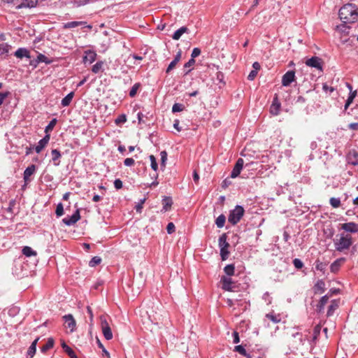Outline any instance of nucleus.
I'll list each match as a JSON object with an SVG mask.
<instances>
[{
  "mask_svg": "<svg viewBox=\"0 0 358 358\" xmlns=\"http://www.w3.org/2000/svg\"><path fill=\"white\" fill-rule=\"evenodd\" d=\"M55 213L57 217H61L64 214V206L62 203L57 204Z\"/></svg>",
  "mask_w": 358,
  "mask_h": 358,
  "instance_id": "nucleus-45",
  "label": "nucleus"
},
{
  "mask_svg": "<svg viewBox=\"0 0 358 358\" xmlns=\"http://www.w3.org/2000/svg\"><path fill=\"white\" fill-rule=\"evenodd\" d=\"M356 94H357V92L355 91V92H351L349 94V96L347 99V102H348V103H352V102L353 101L355 97L356 96Z\"/></svg>",
  "mask_w": 358,
  "mask_h": 358,
  "instance_id": "nucleus-61",
  "label": "nucleus"
},
{
  "mask_svg": "<svg viewBox=\"0 0 358 358\" xmlns=\"http://www.w3.org/2000/svg\"><path fill=\"white\" fill-rule=\"evenodd\" d=\"M38 0H22V3L16 6V9L24 8H35L38 4Z\"/></svg>",
  "mask_w": 358,
  "mask_h": 358,
  "instance_id": "nucleus-10",
  "label": "nucleus"
},
{
  "mask_svg": "<svg viewBox=\"0 0 358 358\" xmlns=\"http://www.w3.org/2000/svg\"><path fill=\"white\" fill-rule=\"evenodd\" d=\"M228 248H220V256L223 261L226 260L229 257V252Z\"/></svg>",
  "mask_w": 358,
  "mask_h": 358,
  "instance_id": "nucleus-41",
  "label": "nucleus"
},
{
  "mask_svg": "<svg viewBox=\"0 0 358 358\" xmlns=\"http://www.w3.org/2000/svg\"><path fill=\"white\" fill-rule=\"evenodd\" d=\"M54 345V340L53 338H48L47 343H45V345H44L42 348H41V351L43 352H45L46 351H48V350H50V348H52Z\"/></svg>",
  "mask_w": 358,
  "mask_h": 358,
  "instance_id": "nucleus-33",
  "label": "nucleus"
},
{
  "mask_svg": "<svg viewBox=\"0 0 358 358\" xmlns=\"http://www.w3.org/2000/svg\"><path fill=\"white\" fill-rule=\"evenodd\" d=\"M173 204L172 199L169 196H164L162 199V205L163 208L162 211L166 212L170 210L171 206Z\"/></svg>",
  "mask_w": 358,
  "mask_h": 358,
  "instance_id": "nucleus-20",
  "label": "nucleus"
},
{
  "mask_svg": "<svg viewBox=\"0 0 358 358\" xmlns=\"http://www.w3.org/2000/svg\"><path fill=\"white\" fill-rule=\"evenodd\" d=\"M334 244L336 250L338 252L348 250L352 244V237L350 235L341 234V238L334 241Z\"/></svg>",
  "mask_w": 358,
  "mask_h": 358,
  "instance_id": "nucleus-2",
  "label": "nucleus"
},
{
  "mask_svg": "<svg viewBox=\"0 0 358 358\" xmlns=\"http://www.w3.org/2000/svg\"><path fill=\"white\" fill-rule=\"evenodd\" d=\"M74 96L73 92L69 93L64 98L62 99L61 104L62 106H68L71 103Z\"/></svg>",
  "mask_w": 358,
  "mask_h": 358,
  "instance_id": "nucleus-27",
  "label": "nucleus"
},
{
  "mask_svg": "<svg viewBox=\"0 0 358 358\" xmlns=\"http://www.w3.org/2000/svg\"><path fill=\"white\" fill-rule=\"evenodd\" d=\"M38 340H39V338L38 337L31 343V344L29 346V348H28V350L27 352V357L32 358L34 356L36 351V345H37Z\"/></svg>",
  "mask_w": 358,
  "mask_h": 358,
  "instance_id": "nucleus-18",
  "label": "nucleus"
},
{
  "mask_svg": "<svg viewBox=\"0 0 358 358\" xmlns=\"http://www.w3.org/2000/svg\"><path fill=\"white\" fill-rule=\"evenodd\" d=\"M161 156V167L165 168L166 166V162L167 160V153L166 151H162L160 152Z\"/></svg>",
  "mask_w": 358,
  "mask_h": 358,
  "instance_id": "nucleus-43",
  "label": "nucleus"
},
{
  "mask_svg": "<svg viewBox=\"0 0 358 358\" xmlns=\"http://www.w3.org/2000/svg\"><path fill=\"white\" fill-rule=\"evenodd\" d=\"M338 306H339V301H338L336 300H333L331 302V304L328 308V310H327V316L328 317L331 316L334 314L335 310H336L338 308Z\"/></svg>",
  "mask_w": 358,
  "mask_h": 358,
  "instance_id": "nucleus-21",
  "label": "nucleus"
},
{
  "mask_svg": "<svg viewBox=\"0 0 358 358\" xmlns=\"http://www.w3.org/2000/svg\"><path fill=\"white\" fill-rule=\"evenodd\" d=\"M22 254L25 255L27 257H31V256H36L37 253L35 250H34L31 247L29 246H24L22 248Z\"/></svg>",
  "mask_w": 358,
  "mask_h": 358,
  "instance_id": "nucleus-26",
  "label": "nucleus"
},
{
  "mask_svg": "<svg viewBox=\"0 0 358 358\" xmlns=\"http://www.w3.org/2000/svg\"><path fill=\"white\" fill-rule=\"evenodd\" d=\"M114 187L116 189H120L122 187V182L120 179H115L114 181Z\"/></svg>",
  "mask_w": 358,
  "mask_h": 358,
  "instance_id": "nucleus-60",
  "label": "nucleus"
},
{
  "mask_svg": "<svg viewBox=\"0 0 358 358\" xmlns=\"http://www.w3.org/2000/svg\"><path fill=\"white\" fill-rule=\"evenodd\" d=\"M295 78V73L292 71H289L285 73L282 78V84L283 86H289Z\"/></svg>",
  "mask_w": 358,
  "mask_h": 358,
  "instance_id": "nucleus-9",
  "label": "nucleus"
},
{
  "mask_svg": "<svg viewBox=\"0 0 358 358\" xmlns=\"http://www.w3.org/2000/svg\"><path fill=\"white\" fill-rule=\"evenodd\" d=\"M36 167L34 164L29 166L24 171V180L25 182L29 181V177L32 176L36 171Z\"/></svg>",
  "mask_w": 358,
  "mask_h": 358,
  "instance_id": "nucleus-15",
  "label": "nucleus"
},
{
  "mask_svg": "<svg viewBox=\"0 0 358 358\" xmlns=\"http://www.w3.org/2000/svg\"><path fill=\"white\" fill-rule=\"evenodd\" d=\"M200 54L201 50L198 48H194L192 52L191 57L194 59V58L198 57Z\"/></svg>",
  "mask_w": 358,
  "mask_h": 358,
  "instance_id": "nucleus-59",
  "label": "nucleus"
},
{
  "mask_svg": "<svg viewBox=\"0 0 358 358\" xmlns=\"http://www.w3.org/2000/svg\"><path fill=\"white\" fill-rule=\"evenodd\" d=\"M175 225L173 222H169L166 227L167 233L171 234L175 231Z\"/></svg>",
  "mask_w": 358,
  "mask_h": 358,
  "instance_id": "nucleus-57",
  "label": "nucleus"
},
{
  "mask_svg": "<svg viewBox=\"0 0 358 358\" xmlns=\"http://www.w3.org/2000/svg\"><path fill=\"white\" fill-rule=\"evenodd\" d=\"M184 108H185V106L183 104L179 103H176L173 104V106L172 107V112L173 113L181 112L184 110Z\"/></svg>",
  "mask_w": 358,
  "mask_h": 358,
  "instance_id": "nucleus-39",
  "label": "nucleus"
},
{
  "mask_svg": "<svg viewBox=\"0 0 358 358\" xmlns=\"http://www.w3.org/2000/svg\"><path fill=\"white\" fill-rule=\"evenodd\" d=\"M62 347L63 350L65 351V352L71 357V358H78L76 352L69 347L68 346L64 341L62 343Z\"/></svg>",
  "mask_w": 358,
  "mask_h": 358,
  "instance_id": "nucleus-22",
  "label": "nucleus"
},
{
  "mask_svg": "<svg viewBox=\"0 0 358 358\" xmlns=\"http://www.w3.org/2000/svg\"><path fill=\"white\" fill-rule=\"evenodd\" d=\"M63 319L65 322V327L70 329L71 332L74 331L76 327V322L73 316L71 314L65 315L63 317Z\"/></svg>",
  "mask_w": 358,
  "mask_h": 358,
  "instance_id": "nucleus-7",
  "label": "nucleus"
},
{
  "mask_svg": "<svg viewBox=\"0 0 358 358\" xmlns=\"http://www.w3.org/2000/svg\"><path fill=\"white\" fill-rule=\"evenodd\" d=\"M315 293H323L325 290V283L322 280H319L314 286Z\"/></svg>",
  "mask_w": 358,
  "mask_h": 358,
  "instance_id": "nucleus-23",
  "label": "nucleus"
},
{
  "mask_svg": "<svg viewBox=\"0 0 358 358\" xmlns=\"http://www.w3.org/2000/svg\"><path fill=\"white\" fill-rule=\"evenodd\" d=\"M234 351L238 352L241 355L245 356L247 352L243 345H236L234 347Z\"/></svg>",
  "mask_w": 358,
  "mask_h": 358,
  "instance_id": "nucleus-47",
  "label": "nucleus"
},
{
  "mask_svg": "<svg viewBox=\"0 0 358 358\" xmlns=\"http://www.w3.org/2000/svg\"><path fill=\"white\" fill-rule=\"evenodd\" d=\"M341 228L348 232L356 233L358 232V224L350 222L342 224Z\"/></svg>",
  "mask_w": 358,
  "mask_h": 358,
  "instance_id": "nucleus-12",
  "label": "nucleus"
},
{
  "mask_svg": "<svg viewBox=\"0 0 358 358\" xmlns=\"http://www.w3.org/2000/svg\"><path fill=\"white\" fill-rule=\"evenodd\" d=\"M244 165V160L242 158H239L236 162V164L231 172V178H236L241 173V170L243 169Z\"/></svg>",
  "mask_w": 358,
  "mask_h": 358,
  "instance_id": "nucleus-8",
  "label": "nucleus"
},
{
  "mask_svg": "<svg viewBox=\"0 0 358 358\" xmlns=\"http://www.w3.org/2000/svg\"><path fill=\"white\" fill-rule=\"evenodd\" d=\"M262 299L267 303V305L271 304L272 302V298L270 296V294L268 292L264 294Z\"/></svg>",
  "mask_w": 358,
  "mask_h": 358,
  "instance_id": "nucleus-53",
  "label": "nucleus"
},
{
  "mask_svg": "<svg viewBox=\"0 0 358 358\" xmlns=\"http://www.w3.org/2000/svg\"><path fill=\"white\" fill-rule=\"evenodd\" d=\"M226 217L222 214L215 220V224L218 228H222L225 224Z\"/></svg>",
  "mask_w": 358,
  "mask_h": 358,
  "instance_id": "nucleus-32",
  "label": "nucleus"
},
{
  "mask_svg": "<svg viewBox=\"0 0 358 358\" xmlns=\"http://www.w3.org/2000/svg\"><path fill=\"white\" fill-rule=\"evenodd\" d=\"M96 58V53L92 50L85 51V55L83 57V62L85 63L89 62V64L93 63Z\"/></svg>",
  "mask_w": 358,
  "mask_h": 358,
  "instance_id": "nucleus-13",
  "label": "nucleus"
},
{
  "mask_svg": "<svg viewBox=\"0 0 358 358\" xmlns=\"http://www.w3.org/2000/svg\"><path fill=\"white\" fill-rule=\"evenodd\" d=\"M266 317L272 321L274 324L279 323L281 321L280 315L279 314L275 315L273 312L267 313Z\"/></svg>",
  "mask_w": 358,
  "mask_h": 358,
  "instance_id": "nucleus-25",
  "label": "nucleus"
},
{
  "mask_svg": "<svg viewBox=\"0 0 358 358\" xmlns=\"http://www.w3.org/2000/svg\"><path fill=\"white\" fill-rule=\"evenodd\" d=\"M145 201V199H143L140 201V202L136 206L135 209L136 212L141 213V210L143 209V205Z\"/></svg>",
  "mask_w": 358,
  "mask_h": 358,
  "instance_id": "nucleus-56",
  "label": "nucleus"
},
{
  "mask_svg": "<svg viewBox=\"0 0 358 358\" xmlns=\"http://www.w3.org/2000/svg\"><path fill=\"white\" fill-rule=\"evenodd\" d=\"M329 203L333 208H338L341 205V199L339 198L331 197Z\"/></svg>",
  "mask_w": 358,
  "mask_h": 358,
  "instance_id": "nucleus-40",
  "label": "nucleus"
},
{
  "mask_svg": "<svg viewBox=\"0 0 358 358\" xmlns=\"http://www.w3.org/2000/svg\"><path fill=\"white\" fill-rule=\"evenodd\" d=\"M257 71L256 70H252L248 76V79L249 80H253L257 76Z\"/></svg>",
  "mask_w": 358,
  "mask_h": 358,
  "instance_id": "nucleus-63",
  "label": "nucleus"
},
{
  "mask_svg": "<svg viewBox=\"0 0 358 358\" xmlns=\"http://www.w3.org/2000/svg\"><path fill=\"white\" fill-rule=\"evenodd\" d=\"M218 242H219L220 248H229V244L227 241L226 234H223L222 236H220Z\"/></svg>",
  "mask_w": 358,
  "mask_h": 358,
  "instance_id": "nucleus-30",
  "label": "nucleus"
},
{
  "mask_svg": "<svg viewBox=\"0 0 358 358\" xmlns=\"http://www.w3.org/2000/svg\"><path fill=\"white\" fill-rule=\"evenodd\" d=\"M51 154L52 156V159L55 162V165H59V163H56L55 162L57 161L61 157L60 152L57 149H54L52 150Z\"/></svg>",
  "mask_w": 358,
  "mask_h": 358,
  "instance_id": "nucleus-35",
  "label": "nucleus"
},
{
  "mask_svg": "<svg viewBox=\"0 0 358 358\" xmlns=\"http://www.w3.org/2000/svg\"><path fill=\"white\" fill-rule=\"evenodd\" d=\"M14 55L17 58H20V59H22V57L30 58V54H29V50L27 49H26V48H18L15 51Z\"/></svg>",
  "mask_w": 358,
  "mask_h": 358,
  "instance_id": "nucleus-16",
  "label": "nucleus"
},
{
  "mask_svg": "<svg viewBox=\"0 0 358 358\" xmlns=\"http://www.w3.org/2000/svg\"><path fill=\"white\" fill-rule=\"evenodd\" d=\"M101 320V327L102 333L103 334L104 338L109 341L113 338V333L111 329L104 316L100 317Z\"/></svg>",
  "mask_w": 358,
  "mask_h": 358,
  "instance_id": "nucleus-4",
  "label": "nucleus"
},
{
  "mask_svg": "<svg viewBox=\"0 0 358 358\" xmlns=\"http://www.w3.org/2000/svg\"><path fill=\"white\" fill-rule=\"evenodd\" d=\"M234 270L235 267L234 264H228L224 268L225 273L229 276H231L234 274Z\"/></svg>",
  "mask_w": 358,
  "mask_h": 358,
  "instance_id": "nucleus-36",
  "label": "nucleus"
},
{
  "mask_svg": "<svg viewBox=\"0 0 358 358\" xmlns=\"http://www.w3.org/2000/svg\"><path fill=\"white\" fill-rule=\"evenodd\" d=\"M224 75L222 72L221 71H217L216 73V80L217 81H219V83H224Z\"/></svg>",
  "mask_w": 358,
  "mask_h": 358,
  "instance_id": "nucleus-55",
  "label": "nucleus"
},
{
  "mask_svg": "<svg viewBox=\"0 0 358 358\" xmlns=\"http://www.w3.org/2000/svg\"><path fill=\"white\" fill-rule=\"evenodd\" d=\"M221 281L222 282V289L227 291H231V279L228 277L223 276L221 279Z\"/></svg>",
  "mask_w": 358,
  "mask_h": 358,
  "instance_id": "nucleus-19",
  "label": "nucleus"
},
{
  "mask_svg": "<svg viewBox=\"0 0 358 358\" xmlns=\"http://www.w3.org/2000/svg\"><path fill=\"white\" fill-rule=\"evenodd\" d=\"M90 0H74V4L76 6L79 7L87 4Z\"/></svg>",
  "mask_w": 358,
  "mask_h": 358,
  "instance_id": "nucleus-58",
  "label": "nucleus"
},
{
  "mask_svg": "<svg viewBox=\"0 0 358 358\" xmlns=\"http://www.w3.org/2000/svg\"><path fill=\"white\" fill-rule=\"evenodd\" d=\"M244 212V208L241 206L237 205L235 208L229 213L228 217L229 222L233 225L236 224L243 216Z\"/></svg>",
  "mask_w": 358,
  "mask_h": 358,
  "instance_id": "nucleus-3",
  "label": "nucleus"
},
{
  "mask_svg": "<svg viewBox=\"0 0 358 358\" xmlns=\"http://www.w3.org/2000/svg\"><path fill=\"white\" fill-rule=\"evenodd\" d=\"M127 121L126 115L122 114L118 116V117L115 120V123L117 124L124 123Z\"/></svg>",
  "mask_w": 358,
  "mask_h": 358,
  "instance_id": "nucleus-54",
  "label": "nucleus"
},
{
  "mask_svg": "<svg viewBox=\"0 0 358 358\" xmlns=\"http://www.w3.org/2000/svg\"><path fill=\"white\" fill-rule=\"evenodd\" d=\"M140 87V84L139 83H136L133 87L131 89L130 92H129V96L131 97H134L136 96V92H137V90H138Z\"/></svg>",
  "mask_w": 358,
  "mask_h": 358,
  "instance_id": "nucleus-49",
  "label": "nucleus"
},
{
  "mask_svg": "<svg viewBox=\"0 0 358 358\" xmlns=\"http://www.w3.org/2000/svg\"><path fill=\"white\" fill-rule=\"evenodd\" d=\"M329 296L328 294L323 296L320 300V308H322L325 304L328 302Z\"/></svg>",
  "mask_w": 358,
  "mask_h": 358,
  "instance_id": "nucleus-50",
  "label": "nucleus"
},
{
  "mask_svg": "<svg viewBox=\"0 0 358 358\" xmlns=\"http://www.w3.org/2000/svg\"><path fill=\"white\" fill-rule=\"evenodd\" d=\"M339 17L343 23H354L358 20V8L355 4L348 3L339 10Z\"/></svg>",
  "mask_w": 358,
  "mask_h": 358,
  "instance_id": "nucleus-1",
  "label": "nucleus"
},
{
  "mask_svg": "<svg viewBox=\"0 0 358 358\" xmlns=\"http://www.w3.org/2000/svg\"><path fill=\"white\" fill-rule=\"evenodd\" d=\"M44 62L45 64H50L51 60L49 59L45 55L43 54H38L36 59V63Z\"/></svg>",
  "mask_w": 358,
  "mask_h": 358,
  "instance_id": "nucleus-37",
  "label": "nucleus"
},
{
  "mask_svg": "<svg viewBox=\"0 0 358 358\" xmlns=\"http://www.w3.org/2000/svg\"><path fill=\"white\" fill-rule=\"evenodd\" d=\"M103 62H102V61L97 62L95 64L93 65V66L92 68V71L94 73H98L101 71L102 72L103 71Z\"/></svg>",
  "mask_w": 358,
  "mask_h": 358,
  "instance_id": "nucleus-29",
  "label": "nucleus"
},
{
  "mask_svg": "<svg viewBox=\"0 0 358 358\" xmlns=\"http://www.w3.org/2000/svg\"><path fill=\"white\" fill-rule=\"evenodd\" d=\"M101 262V259L99 257H94L89 262V265L91 267H94L98 264H99Z\"/></svg>",
  "mask_w": 358,
  "mask_h": 358,
  "instance_id": "nucleus-42",
  "label": "nucleus"
},
{
  "mask_svg": "<svg viewBox=\"0 0 358 358\" xmlns=\"http://www.w3.org/2000/svg\"><path fill=\"white\" fill-rule=\"evenodd\" d=\"M82 24V22H77V21H72L69 22L66 24H65L64 27L65 28H75Z\"/></svg>",
  "mask_w": 358,
  "mask_h": 358,
  "instance_id": "nucleus-48",
  "label": "nucleus"
},
{
  "mask_svg": "<svg viewBox=\"0 0 358 358\" xmlns=\"http://www.w3.org/2000/svg\"><path fill=\"white\" fill-rule=\"evenodd\" d=\"M306 64L308 66L315 68L318 70H322V59L318 57H312L306 61Z\"/></svg>",
  "mask_w": 358,
  "mask_h": 358,
  "instance_id": "nucleus-6",
  "label": "nucleus"
},
{
  "mask_svg": "<svg viewBox=\"0 0 358 358\" xmlns=\"http://www.w3.org/2000/svg\"><path fill=\"white\" fill-rule=\"evenodd\" d=\"M280 108V103L278 101L277 96H275L273 100L272 104L271 106L270 111L271 113L277 115L279 113Z\"/></svg>",
  "mask_w": 358,
  "mask_h": 358,
  "instance_id": "nucleus-14",
  "label": "nucleus"
},
{
  "mask_svg": "<svg viewBox=\"0 0 358 358\" xmlns=\"http://www.w3.org/2000/svg\"><path fill=\"white\" fill-rule=\"evenodd\" d=\"M181 55H182L181 50H179L178 52V53L176 55L174 59L168 66V67L166 69L167 73H169L171 70H173L175 68L176 65L180 61V59L181 58Z\"/></svg>",
  "mask_w": 358,
  "mask_h": 358,
  "instance_id": "nucleus-17",
  "label": "nucleus"
},
{
  "mask_svg": "<svg viewBox=\"0 0 358 358\" xmlns=\"http://www.w3.org/2000/svg\"><path fill=\"white\" fill-rule=\"evenodd\" d=\"M97 344L99 348H100L102 350L103 354L105 355L107 357V358H110L109 352L106 350V349L104 348V346L99 339H97Z\"/></svg>",
  "mask_w": 358,
  "mask_h": 358,
  "instance_id": "nucleus-52",
  "label": "nucleus"
},
{
  "mask_svg": "<svg viewBox=\"0 0 358 358\" xmlns=\"http://www.w3.org/2000/svg\"><path fill=\"white\" fill-rule=\"evenodd\" d=\"M348 162L354 166L358 165V153L352 152L348 155Z\"/></svg>",
  "mask_w": 358,
  "mask_h": 358,
  "instance_id": "nucleus-28",
  "label": "nucleus"
},
{
  "mask_svg": "<svg viewBox=\"0 0 358 358\" xmlns=\"http://www.w3.org/2000/svg\"><path fill=\"white\" fill-rule=\"evenodd\" d=\"M57 119H52L49 124L46 126L45 131L48 133L49 131H52L57 124Z\"/></svg>",
  "mask_w": 358,
  "mask_h": 358,
  "instance_id": "nucleus-44",
  "label": "nucleus"
},
{
  "mask_svg": "<svg viewBox=\"0 0 358 358\" xmlns=\"http://www.w3.org/2000/svg\"><path fill=\"white\" fill-rule=\"evenodd\" d=\"M50 141V135L46 134L42 139H41L37 145L35 147L36 153H40L42 150L48 145Z\"/></svg>",
  "mask_w": 358,
  "mask_h": 358,
  "instance_id": "nucleus-11",
  "label": "nucleus"
},
{
  "mask_svg": "<svg viewBox=\"0 0 358 358\" xmlns=\"http://www.w3.org/2000/svg\"><path fill=\"white\" fill-rule=\"evenodd\" d=\"M195 64V59L191 58L187 63L185 64L184 68H189Z\"/></svg>",
  "mask_w": 358,
  "mask_h": 358,
  "instance_id": "nucleus-64",
  "label": "nucleus"
},
{
  "mask_svg": "<svg viewBox=\"0 0 358 358\" xmlns=\"http://www.w3.org/2000/svg\"><path fill=\"white\" fill-rule=\"evenodd\" d=\"M124 164L127 166H131L134 164V160L132 158H126L124 161Z\"/></svg>",
  "mask_w": 358,
  "mask_h": 358,
  "instance_id": "nucleus-62",
  "label": "nucleus"
},
{
  "mask_svg": "<svg viewBox=\"0 0 358 358\" xmlns=\"http://www.w3.org/2000/svg\"><path fill=\"white\" fill-rule=\"evenodd\" d=\"M326 268V264L317 260L315 262V269L324 272Z\"/></svg>",
  "mask_w": 358,
  "mask_h": 358,
  "instance_id": "nucleus-46",
  "label": "nucleus"
},
{
  "mask_svg": "<svg viewBox=\"0 0 358 358\" xmlns=\"http://www.w3.org/2000/svg\"><path fill=\"white\" fill-rule=\"evenodd\" d=\"M345 261L344 258H340L336 259L334 262H333L331 265V270L332 272H336L338 270L339 266H341V263Z\"/></svg>",
  "mask_w": 358,
  "mask_h": 358,
  "instance_id": "nucleus-31",
  "label": "nucleus"
},
{
  "mask_svg": "<svg viewBox=\"0 0 358 358\" xmlns=\"http://www.w3.org/2000/svg\"><path fill=\"white\" fill-rule=\"evenodd\" d=\"M293 264L295 266V268L300 269L303 266V263L302 261L298 258H295L293 260Z\"/></svg>",
  "mask_w": 358,
  "mask_h": 358,
  "instance_id": "nucleus-51",
  "label": "nucleus"
},
{
  "mask_svg": "<svg viewBox=\"0 0 358 358\" xmlns=\"http://www.w3.org/2000/svg\"><path fill=\"white\" fill-rule=\"evenodd\" d=\"M150 160V166L152 170L155 171H157L158 169V164L156 160V158L154 155H151L149 156Z\"/></svg>",
  "mask_w": 358,
  "mask_h": 358,
  "instance_id": "nucleus-38",
  "label": "nucleus"
},
{
  "mask_svg": "<svg viewBox=\"0 0 358 358\" xmlns=\"http://www.w3.org/2000/svg\"><path fill=\"white\" fill-rule=\"evenodd\" d=\"M11 46L7 43L0 44V55H6L8 53Z\"/></svg>",
  "mask_w": 358,
  "mask_h": 358,
  "instance_id": "nucleus-34",
  "label": "nucleus"
},
{
  "mask_svg": "<svg viewBox=\"0 0 358 358\" xmlns=\"http://www.w3.org/2000/svg\"><path fill=\"white\" fill-rule=\"evenodd\" d=\"M80 219V211L77 209L71 216L64 217L62 222L67 226H71L76 224Z\"/></svg>",
  "mask_w": 358,
  "mask_h": 358,
  "instance_id": "nucleus-5",
  "label": "nucleus"
},
{
  "mask_svg": "<svg viewBox=\"0 0 358 358\" xmlns=\"http://www.w3.org/2000/svg\"><path fill=\"white\" fill-rule=\"evenodd\" d=\"M188 29L186 27H182L180 29H178L177 31H176L172 36L173 39L174 40H179L181 36L187 32Z\"/></svg>",
  "mask_w": 358,
  "mask_h": 358,
  "instance_id": "nucleus-24",
  "label": "nucleus"
}]
</instances>
